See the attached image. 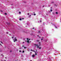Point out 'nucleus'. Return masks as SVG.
I'll return each mask as SVG.
<instances>
[{"mask_svg": "<svg viewBox=\"0 0 61 61\" xmlns=\"http://www.w3.org/2000/svg\"><path fill=\"white\" fill-rule=\"evenodd\" d=\"M32 53V52H30V53Z\"/></svg>", "mask_w": 61, "mask_h": 61, "instance_id": "a18cd8bd", "label": "nucleus"}, {"mask_svg": "<svg viewBox=\"0 0 61 61\" xmlns=\"http://www.w3.org/2000/svg\"><path fill=\"white\" fill-rule=\"evenodd\" d=\"M55 27L56 28V29H57V28L58 27H57L56 26H55Z\"/></svg>", "mask_w": 61, "mask_h": 61, "instance_id": "423d86ee", "label": "nucleus"}, {"mask_svg": "<svg viewBox=\"0 0 61 61\" xmlns=\"http://www.w3.org/2000/svg\"><path fill=\"white\" fill-rule=\"evenodd\" d=\"M5 59H7V57H5Z\"/></svg>", "mask_w": 61, "mask_h": 61, "instance_id": "5701e85b", "label": "nucleus"}, {"mask_svg": "<svg viewBox=\"0 0 61 61\" xmlns=\"http://www.w3.org/2000/svg\"><path fill=\"white\" fill-rule=\"evenodd\" d=\"M32 56L33 57H34L35 56V55H33Z\"/></svg>", "mask_w": 61, "mask_h": 61, "instance_id": "7ed1b4c3", "label": "nucleus"}, {"mask_svg": "<svg viewBox=\"0 0 61 61\" xmlns=\"http://www.w3.org/2000/svg\"><path fill=\"white\" fill-rule=\"evenodd\" d=\"M43 24H44L43 25H44L45 24H44V23H43Z\"/></svg>", "mask_w": 61, "mask_h": 61, "instance_id": "e433bc0d", "label": "nucleus"}, {"mask_svg": "<svg viewBox=\"0 0 61 61\" xmlns=\"http://www.w3.org/2000/svg\"><path fill=\"white\" fill-rule=\"evenodd\" d=\"M30 51H33L34 52H35V51H33V50H31Z\"/></svg>", "mask_w": 61, "mask_h": 61, "instance_id": "20e7f679", "label": "nucleus"}, {"mask_svg": "<svg viewBox=\"0 0 61 61\" xmlns=\"http://www.w3.org/2000/svg\"><path fill=\"white\" fill-rule=\"evenodd\" d=\"M34 15H36V14H34Z\"/></svg>", "mask_w": 61, "mask_h": 61, "instance_id": "dca6fc26", "label": "nucleus"}, {"mask_svg": "<svg viewBox=\"0 0 61 61\" xmlns=\"http://www.w3.org/2000/svg\"><path fill=\"white\" fill-rule=\"evenodd\" d=\"M42 22V21L41 20H40V21H39L38 22V23H41Z\"/></svg>", "mask_w": 61, "mask_h": 61, "instance_id": "0eeeda50", "label": "nucleus"}, {"mask_svg": "<svg viewBox=\"0 0 61 61\" xmlns=\"http://www.w3.org/2000/svg\"><path fill=\"white\" fill-rule=\"evenodd\" d=\"M43 7H44V6H43Z\"/></svg>", "mask_w": 61, "mask_h": 61, "instance_id": "79ce46f5", "label": "nucleus"}, {"mask_svg": "<svg viewBox=\"0 0 61 61\" xmlns=\"http://www.w3.org/2000/svg\"><path fill=\"white\" fill-rule=\"evenodd\" d=\"M31 16V15H30L29 17H30Z\"/></svg>", "mask_w": 61, "mask_h": 61, "instance_id": "aec40b11", "label": "nucleus"}, {"mask_svg": "<svg viewBox=\"0 0 61 61\" xmlns=\"http://www.w3.org/2000/svg\"><path fill=\"white\" fill-rule=\"evenodd\" d=\"M42 38H43V37Z\"/></svg>", "mask_w": 61, "mask_h": 61, "instance_id": "49530a36", "label": "nucleus"}, {"mask_svg": "<svg viewBox=\"0 0 61 61\" xmlns=\"http://www.w3.org/2000/svg\"><path fill=\"white\" fill-rule=\"evenodd\" d=\"M14 38V37H12V38Z\"/></svg>", "mask_w": 61, "mask_h": 61, "instance_id": "58836bf2", "label": "nucleus"}, {"mask_svg": "<svg viewBox=\"0 0 61 61\" xmlns=\"http://www.w3.org/2000/svg\"><path fill=\"white\" fill-rule=\"evenodd\" d=\"M26 47H24V49H26Z\"/></svg>", "mask_w": 61, "mask_h": 61, "instance_id": "a211bd4d", "label": "nucleus"}, {"mask_svg": "<svg viewBox=\"0 0 61 61\" xmlns=\"http://www.w3.org/2000/svg\"><path fill=\"white\" fill-rule=\"evenodd\" d=\"M53 30V29H52Z\"/></svg>", "mask_w": 61, "mask_h": 61, "instance_id": "3c124183", "label": "nucleus"}, {"mask_svg": "<svg viewBox=\"0 0 61 61\" xmlns=\"http://www.w3.org/2000/svg\"><path fill=\"white\" fill-rule=\"evenodd\" d=\"M5 15H7V14L6 13H5Z\"/></svg>", "mask_w": 61, "mask_h": 61, "instance_id": "2eb2a0df", "label": "nucleus"}, {"mask_svg": "<svg viewBox=\"0 0 61 61\" xmlns=\"http://www.w3.org/2000/svg\"><path fill=\"white\" fill-rule=\"evenodd\" d=\"M14 42H15L16 41H17V40L16 39V38H15V39L14 40Z\"/></svg>", "mask_w": 61, "mask_h": 61, "instance_id": "f03ea898", "label": "nucleus"}, {"mask_svg": "<svg viewBox=\"0 0 61 61\" xmlns=\"http://www.w3.org/2000/svg\"><path fill=\"white\" fill-rule=\"evenodd\" d=\"M24 19V18H22V19Z\"/></svg>", "mask_w": 61, "mask_h": 61, "instance_id": "c9c22d12", "label": "nucleus"}, {"mask_svg": "<svg viewBox=\"0 0 61 61\" xmlns=\"http://www.w3.org/2000/svg\"><path fill=\"white\" fill-rule=\"evenodd\" d=\"M33 29H34V28H33Z\"/></svg>", "mask_w": 61, "mask_h": 61, "instance_id": "09e8293b", "label": "nucleus"}, {"mask_svg": "<svg viewBox=\"0 0 61 61\" xmlns=\"http://www.w3.org/2000/svg\"><path fill=\"white\" fill-rule=\"evenodd\" d=\"M38 42L39 41H37Z\"/></svg>", "mask_w": 61, "mask_h": 61, "instance_id": "37998d69", "label": "nucleus"}, {"mask_svg": "<svg viewBox=\"0 0 61 61\" xmlns=\"http://www.w3.org/2000/svg\"><path fill=\"white\" fill-rule=\"evenodd\" d=\"M43 40V39H41V40Z\"/></svg>", "mask_w": 61, "mask_h": 61, "instance_id": "7c9ffc66", "label": "nucleus"}, {"mask_svg": "<svg viewBox=\"0 0 61 61\" xmlns=\"http://www.w3.org/2000/svg\"><path fill=\"white\" fill-rule=\"evenodd\" d=\"M1 61H2V60Z\"/></svg>", "mask_w": 61, "mask_h": 61, "instance_id": "603ef678", "label": "nucleus"}, {"mask_svg": "<svg viewBox=\"0 0 61 61\" xmlns=\"http://www.w3.org/2000/svg\"><path fill=\"white\" fill-rule=\"evenodd\" d=\"M39 37V38H40V37Z\"/></svg>", "mask_w": 61, "mask_h": 61, "instance_id": "c03bdc74", "label": "nucleus"}, {"mask_svg": "<svg viewBox=\"0 0 61 61\" xmlns=\"http://www.w3.org/2000/svg\"><path fill=\"white\" fill-rule=\"evenodd\" d=\"M21 51L20 50L19 51V52H21Z\"/></svg>", "mask_w": 61, "mask_h": 61, "instance_id": "f3484780", "label": "nucleus"}, {"mask_svg": "<svg viewBox=\"0 0 61 61\" xmlns=\"http://www.w3.org/2000/svg\"><path fill=\"white\" fill-rule=\"evenodd\" d=\"M35 53H36L35 54L36 55H37V54L36 53V52H35Z\"/></svg>", "mask_w": 61, "mask_h": 61, "instance_id": "ddd939ff", "label": "nucleus"}, {"mask_svg": "<svg viewBox=\"0 0 61 61\" xmlns=\"http://www.w3.org/2000/svg\"><path fill=\"white\" fill-rule=\"evenodd\" d=\"M25 52V51H23V52L24 53Z\"/></svg>", "mask_w": 61, "mask_h": 61, "instance_id": "6ab92c4d", "label": "nucleus"}, {"mask_svg": "<svg viewBox=\"0 0 61 61\" xmlns=\"http://www.w3.org/2000/svg\"><path fill=\"white\" fill-rule=\"evenodd\" d=\"M27 40H30V39H28V38H27Z\"/></svg>", "mask_w": 61, "mask_h": 61, "instance_id": "f8f14e48", "label": "nucleus"}, {"mask_svg": "<svg viewBox=\"0 0 61 61\" xmlns=\"http://www.w3.org/2000/svg\"><path fill=\"white\" fill-rule=\"evenodd\" d=\"M9 35H10V36H11V34H9Z\"/></svg>", "mask_w": 61, "mask_h": 61, "instance_id": "473e14b6", "label": "nucleus"}, {"mask_svg": "<svg viewBox=\"0 0 61 61\" xmlns=\"http://www.w3.org/2000/svg\"><path fill=\"white\" fill-rule=\"evenodd\" d=\"M37 36H39V35H38Z\"/></svg>", "mask_w": 61, "mask_h": 61, "instance_id": "4c0bfd02", "label": "nucleus"}, {"mask_svg": "<svg viewBox=\"0 0 61 61\" xmlns=\"http://www.w3.org/2000/svg\"><path fill=\"white\" fill-rule=\"evenodd\" d=\"M19 14H21V12H19Z\"/></svg>", "mask_w": 61, "mask_h": 61, "instance_id": "4be33fe9", "label": "nucleus"}, {"mask_svg": "<svg viewBox=\"0 0 61 61\" xmlns=\"http://www.w3.org/2000/svg\"><path fill=\"white\" fill-rule=\"evenodd\" d=\"M51 4H54V2H53V1H52L51 2Z\"/></svg>", "mask_w": 61, "mask_h": 61, "instance_id": "6e6552de", "label": "nucleus"}, {"mask_svg": "<svg viewBox=\"0 0 61 61\" xmlns=\"http://www.w3.org/2000/svg\"><path fill=\"white\" fill-rule=\"evenodd\" d=\"M0 45H1V44L0 43Z\"/></svg>", "mask_w": 61, "mask_h": 61, "instance_id": "ea45409f", "label": "nucleus"}, {"mask_svg": "<svg viewBox=\"0 0 61 61\" xmlns=\"http://www.w3.org/2000/svg\"><path fill=\"white\" fill-rule=\"evenodd\" d=\"M40 44V43L39 42V46H38V45H37L34 44V45L35 46H36V47H37V48H39V46H41V44Z\"/></svg>", "mask_w": 61, "mask_h": 61, "instance_id": "f257e3e1", "label": "nucleus"}, {"mask_svg": "<svg viewBox=\"0 0 61 61\" xmlns=\"http://www.w3.org/2000/svg\"><path fill=\"white\" fill-rule=\"evenodd\" d=\"M22 20V19L21 18H20L19 19L20 20Z\"/></svg>", "mask_w": 61, "mask_h": 61, "instance_id": "9b49d317", "label": "nucleus"}, {"mask_svg": "<svg viewBox=\"0 0 61 61\" xmlns=\"http://www.w3.org/2000/svg\"><path fill=\"white\" fill-rule=\"evenodd\" d=\"M45 29H42V31H43V32H44V31H45Z\"/></svg>", "mask_w": 61, "mask_h": 61, "instance_id": "39448f33", "label": "nucleus"}, {"mask_svg": "<svg viewBox=\"0 0 61 61\" xmlns=\"http://www.w3.org/2000/svg\"><path fill=\"white\" fill-rule=\"evenodd\" d=\"M30 61H32L31 60Z\"/></svg>", "mask_w": 61, "mask_h": 61, "instance_id": "de8ad7c7", "label": "nucleus"}, {"mask_svg": "<svg viewBox=\"0 0 61 61\" xmlns=\"http://www.w3.org/2000/svg\"><path fill=\"white\" fill-rule=\"evenodd\" d=\"M39 48L40 49H41V47H39Z\"/></svg>", "mask_w": 61, "mask_h": 61, "instance_id": "a878e982", "label": "nucleus"}, {"mask_svg": "<svg viewBox=\"0 0 61 61\" xmlns=\"http://www.w3.org/2000/svg\"><path fill=\"white\" fill-rule=\"evenodd\" d=\"M7 34H8V32H7Z\"/></svg>", "mask_w": 61, "mask_h": 61, "instance_id": "c756f323", "label": "nucleus"}, {"mask_svg": "<svg viewBox=\"0 0 61 61\" xmlns=\"http://www.w3.org/2000/svg\"><path fill=\"white\" fill-rule=\"evenodd\" d=\"M28 51H29V49H28Z\"/></svg>", "mask_w": 61, "mask_h": 61, "instance_id": "cd10ccee", "label": "nucleus"}, {"mask_svg": "<svg viewBox=\"0 0 61 61\" xmlns=\"http://www.w3.org/2000/svg\"><path fill=\"white\" fill-rule=\"evenodd\" d=\"M1 51H0V52H1Z\"/></svg>", "mask_w": 61, "mask_h": 61, "instance_id": "8fccbe9b", "label": "nucleus"}, {"mask_svg": "<svg viewBox=\"0 0 61 61\" xmlns=\"http://www.w3.org/2000/svg\"><path fill=\"white\" fill-rule=\"evenodd\" d=\"M52 10H52V9L51 10V12H52Z\"/></svg>", "mask_w": 61, "mask_h": 61, "instance_id": "4468645a", "label": "nucleus"}, {"mask_svg": "<svg viewBox=\"0 0 61 61\" xmlns=\"http://www.w3.org/2000/svg\"><path fill=\"white\" fill-rule=\"evenodd\" d=\"M51 9H52V7H51Z\"/></svg>", "mask_w": 61, "mask_h": 61, "instance_id": "2f4dec72", "label": "nucleus"}, {"mask_svg": "<svg viewBox=\"0 0 61 61\" xmlns=\"http://www.w3.org/2000/svg\"><path fill=\"white\" fill-rule=\"evenodd\" d=\"M29 40H28L27 41V42H28V43H29Z\"/></svg>", "mask_w": 61, "mask_h": 61, "instance_id": "1a4fd4ad", "label": "nucleus"}, {"mask_svg": "<svg viewBox=\"0 0 61 61\" xmlns=\"http://www.w3.org/2000/svg\"><path fill=\"white\" fill-rule=\"evenodd\" d=\"M0 42H1V43L2 44H3V42H2V41H0Z\"/></svg>", "mask_w": 61, "mask_h": 61, "instance_id": "393cba45", "label": "nucleus"}, {"mask_svg": "<svg viewBox=\"0 0 61 61\" xmlns=\"http://www.w3.org/2000/svg\"><path fill=\"white\" fill-rule=\"evenodd\" d=\"M52 14H54V12H53L52 13Z\"/></svg>", "mask_w": 61, "mask_h": 61, "instance_id": "b1692460", "label": "nucleus"}, {"mask_svg": "<svg viewBox=\"0 0 61 61\" xmlns=\"http://www.w3.org/2000/svg\"><path fill=\"white\" fill-rule=\"evenodd\" d=\"M25 43V42H23V43Z\"/></svg>", "mask_w": 61, "mask_h": 61, "instance_id": "72a5a7b5", "label": "nucleus"}, {"mask_svg": "<svg viewBox=\"0 0 61 61\" xmlns=\"http://www.w3.org/2000/svg\"><path fill=\"white\" fill-rule=\"evenodd\" d=\"M4 61H6V60H5Z\"/></svg>", "mask_w": 61, "mask_h": 61, "instance_id": "a19ab883", "label": "nucleus"}, {"mask_svg": "<svg viewBox=\"0 0 61 61\" xmlns=\"http://www.w3.org/2000/svg\"><path fill=\"white\" fill-rule=\"evenodd\" d=\"M29 15V13H28V15Z\"/></svg>", "mask_w": 61, "mask_h": 61, "instance_id": "bb28decb", "label": "nucleus"}, {"mask_svg": "<svg viewBox=\"0 0 61 61\" xmlns=\"http://www.w3.org/2000/svg\"><path fill=\"white\" fill-rule=\"evenodd\" d=\"M22 47H24V46H22Z\"/></svg>", "mask_w": 61, "mask_h": 61, "instance_id": "f704fd0d", "label": "nucleus"}, {"mask_svg": "<svg viewBox=\"0 0 61 61\" xmlns=\"http://www.w3.org/2000/svg\"><path fill=\"white\" fill-rule=\"evenodd\" d=\"M41 32V31H39V32H38V33H40Z\"/></svg>", "mask_w": 61, "mask_h": 61, "instance_id": "9d476101", "label": "nucleus"}, {"mask_svg": "<svg viewBox=\"0 0 61 61\" xmlns=\"http://www.w3.org/2000/svg\"><path fill=\"white\" fill-rule=\"evenodd\" d=\"M56 14H58V13L57 12H56Z\"/></svg>", "mask_w": 61, "mask_h": 61, "instance_id": "412c9836", "label": "nucleus"}, {"mask_svg": "<svg viewBox=\"0 0 61 61\" xmlns=\"http://www.w3.org/2000/svg\"><path fill=\"white\" fill-rule=\"evenodd\" d=\"M10 52H12V51H10Z\"/></svg>", "mask_w": 61, "mask_h": 61, "instance_id": "c85d7f7f", "label": "nucleus"}]
</instances>
